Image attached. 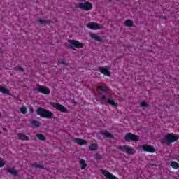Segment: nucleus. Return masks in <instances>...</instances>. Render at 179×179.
<instances>
[{"label": "nucleus", "mask_w": 179, "mask_h": 179, "mask_svg": "<svg viewBox=\"0 0 179 179\" xmlns=\"http://www.w3.org/2000/svg\"><path fill=\"white\" fill-rule=\"evenodd\" d=\"M179 136H176L174 134H167L164 136V137L162 140V143H165V145H171L173 142H177L178 141Z\"/></svg>", "instance_id": "obj_1"}, {"label": "nucleus", "mask_w": 179, "mask_h": 179, "mask_svg": "<svg viewBox=\"0 0 179 179\" xmlns=\"http://www.w3.org/2000/svg\"><path fill=\"white\" fill-rule=\"evenodd\" d=\"M36 111V114L42 117V118L50 120L54 117V113H52V112L41 107L38 108Z\"/></svg>", "instance_id": "obj_2"}, {"label": "nucleus", "mask_w": 179, "mask_h": 179, "mask_svg": "<svg viewBox=\"0 0 179 179\" xmlns=\"http://www.w3.org/2000/svg\"><path fill=\"white\" fill-rule=\"evenodd\" d=\"M69 43H66L65 45L66 48L75 50V48H83V44L78 41L69 40Z\"/></svg>", "instance_id": "obj_3"}, {"label": "nucleus", "mask_w": 179, "mask_h": 179, "mask_svg": "<svg viewBox=\"0 0 179 179\" xmlns=\"http://www.w3.org/2000/svg\"><path fill=\"white\" fill-rule=\"evenodd\" d=\"M117 149H119V150H121V152H124V153H127V155H135V153H136V151L135 150V149L129 147L127 145L118 146Z\"/></svg>", "instance_id": "obj_4"}, {"label": "nucleus", "mask_w": 179, "mask_h": 179, "mask_svg": "<svg viewBox=\"0 0 179 179\" xmlns=\"http://www.w3.org/2000/svg\"><path fill=\"white\" fill-rule=\"evenodd\" d=\"M76 8H79L82 10L89 11L92 10L93 6H92V3L85 1V3L77 4Z\"/></svg>", "instance_id": "obj_5"}, {"label": "nucleus", "mask_w": 179, "mask_h": 179, "mask_svg": "<svg viewBox=\"0 0 179 179\" xmlns=\"http://www.w3.org/2000/svg\"><path fill=\"white\" fill-rule=\"evenodd\" d=\"M124 140L126 142H138L139 141V136L132 133H127L125 134Z\"/></svg>", "instance_id": "obj_6"}, {"label": "nucleus", "mask_w": 179, "mask_h": 179, "mask_svg": "<svg viewBox=\"0 0 179 179\" xmlns=\"http://www.w3.org/2000/svg\"><path fill=\"white\" fill-rule=\"evenodd\" d=\"M101 101L102 104H105V106H107V104H110L113 107H115V108L118 107V105L115 103V102H114L113 99H107V98H106V96L104 95L101 96Z\"/></svg>", "instance_id": "obj_7"}, {"label": "nucleus", "mask_w": 179, "mask_h": 179, "mask_svg": "<svg viewBox=\"0 0 179 179\" xmlns=\"http://www.w3.org/2000/svg\"><path fill=\"white\" fill-rule=\"evenodd\" d=\"M38 87L36 88V90L38 91V93H43V94H50L51 93V91L50 90V88H47L45 86L37 85Z\"/></svg>", "instance_id": "obj_8"}, {"label": "nucleus", "mask_w": 179, "mask_h": 179, "mask_svg": "<svg viewBox=\"0 0 179 179\" xmlns=\"http://www.w3.org/2000/svg\"><path fill=\"white\" fill-rule=\"evenodd\" d=\"M141 148L144 152H148V153H155V152H156V149L150 145L144 144Z\"/></svg>", "instance_id": "obj_9"}, {"label": "nucleus", "mask_w": 179, "mask_h": 179, "mask_svg": "<svg viewBox=\"0 0 179 179\" xmlns=\"http://www.w3.org/2000/svg\"><path fill=\"white\" fill-rule=\"evenodd\" d=\"M52 107L56 108L58 111H61V113H66V111H68V109H66V108L59 103H53L52 104Z\"/></svg>", "instance_id": "obj_10"}, {"label": "nucleus", "mask_w": 179, "mask_h": 179, "mask_svg": "<svg viewBox=\"0 0 179 179\" xmlns=\"http://www.w3.org/2000/svg\"><path fill=\"white\" fill-rule=\"evenodd\" d=\"M101 173L108 179H118V178L115 177L113 173L108 172V171L101 169Z\"/></svg>", "instance_id": "obj_11"}, {"label": "nucleus", "mask_w": 179, "mask_h": 179, "mask_svg": "<svg viewBox=\"0 0 179 179\" xmlns=\"http://www.w3.org/2000/svg\"><path fill=\"white\" fill-rule=\"evenodd\" d=\"M87 27L92 30H99L100 29V26L96 22H90L87 24Z\"/></svg>", "instance_id": "obj_12"}, {"label": "nucleus", "mask_w": 179, "mask_h": 179, "mask_svg": "<svg viewBox=\"0 0 179 179\" xmlns=\"http://www.w3.org/2000/svg\"><path fill=\"white\" fill-rule=\"evenodd\" d=\"M99 72H101L103 75H106V76H111V73H110L107 67H99Z\"/></svg>", "instance_id": "obj_13"}, {"label": "nucleus", "mask_w": 179, "mask_h": 179, "mask_svg": "<svg viewBox=\"0 0 179 179\" xmlns=\"http://www.w3.org/2000/svg\"><path fill=\"white\" fill-rule=\"evenodd\" d=\"M74 142L78 145H80V146H82L83 145H86V143H87V141H86V140H83L78 138H74Z\"/></svg>", "instance_id": "obj_14"}, {"label": "nucleus", "mask_w": 179, "mask_h": 179, "mask_svg": "<svg viewBox=\"0 0 179 179\" xmlns=\"http://www.w3.org/2000/svg\"><path fill=\"white\" fill-rule=\"evenodd\" d=\"M90 37L92 38H94V40H95L96 41H99V43H101V41H103V38H101V37H100V36H99L96 34H91Z\"/></svg>", "instance_id": "obj_15"}, {"label": "nucleus", "mask_w": 179, "mask_h": 179, "mask_svg": "<svg viewBox=\"0 0 179 179\" xmlns=\"http://www.w3.org/2000/svg\"><path fill=\"white\" fill-rule=\"evenodd\" d=\"M0 93H3V94H10V91H9L8 88L0 85Z\"/></svg>", "instance_id": "obj_16"}, {"label": "nucleus", "mask_w": 179, "mask_h": 179, "mask_svg": "<svg viewBox=\"0 0 179 179\" xmlns=\"http://www.w3.org/2000/svg\"><path fill=\"white\" fill-rule=\"evenodd\" d=\"M17 136L18 139H20V141H29V136L24 135L22 133H18Z\"/></svg>", "instance_id": "obj_17"}, {"label": "nucleus", "mask_w": 179, "mask_h": 179, "mask_svg": "<svg viewBox=\"0 0 179 179\" xmlns=\"http://www.w3.org/2000/svg\"><path fill=\"white\" fill-rule=\"evenodd\" d=\"M97 149H98V146H97V144H96V143H92L90 146V150L91 152H94L95 150H97Z\"/></svg>", "instance_id": "obj_18"}, {"label": "nucleus", "mask_w": 179, "mask_h": 179, "mask_svg": "<svg viewBox=\"0 0 179 179\" xmlns=\"http://www.w3.org/2000/svg\"><path fill=\"white\" fill-rule=\"evenodd\" d=\"M124 24L128 27H132V26H134V22H132L131 20H127L124 22Z\"/></svg>", "instance_id": "obj_19"}, {"label": "nucleus", "mask_w": 179, "mask_h": 179, "mask_svg": "<svg viewBox=\"0 0 179 179\" xmlns=\"http://www.w3.org/2000/svg\"><path fill=\"white\" fill-rule=\"evenodd\" d=\"M8 173H10V174H12L13 176H17V170H15L14 169H8Z\"/></svg>", "instance_id": "obj_20"}, {"label": "nucleus", "mask_w": 179, "mask_h": 179, "mask_svg": "<svg viewBox=\"0 0 179 179\" xmlns=\"http://www.w3.org/2000/svg\"><path fill=\"white\" fill-rule=\"evenodd\" d=\"M36 136V138H38V139H39V141H42L43 142L45 141V136H44V135H43L42 134H38Z\"/></svg>", "instance_id": "obj_21"}, {"label": "nucleus", "mask_w": 179, "mask_h": 179, "mask_svg": "<svg viewBox=\"0 0 179 179\" xmlns=\"http://www.w3.org/2000/svg\"><path fill=\"white\" fill-rule=\"evenodd\" d=\"M80 163L81 164V169L83 170V169H85L87 166V164H86V161L85 159H81L80 161Z\"/></svg>", "instance_id": "obj_22"}, {"label": "nucleus", "mask_w": 179, "mask_h": 179, "mask_svg": "<svg viewBox=\"0 0 179 179\" xmlns=\"http://www.w3.org/2000/svg\"><path fill=\"white\" fill-rule=\"evenodd\" d=\"M171 167H173V169H179V164L174 161H172L171 162Z\"/></svg>", "instance_id": "obj_23"}, {"label": "nucleus", "mask_w": 179, "mask_h": 179, "mask_svg": "<svg viewBox=\"0 0 179 179\" xmlns=\"http://www.w3.org/2000/svg\"><path fill=\"white\" fill-rule=\"evenodd\" d=\"M102 135L104 136V138H113V135H111V134H110L108 131L103 132Z\"/></svg>", "instance_id": "obj_24"}, {"label": "nucleus", "mask_w": 179, "mask_h": 179, "mask_svg": "<svg viewBox=\"0 0 179 179\" xmlns=\"http://www.w3.org/2000/svg\"><path fill=\"white\" fill-rule=\"evenodd\" d=\"M13 71H20L22 73H24V69L22 66H15L13 69Z\"/></svg>", "instance_id": "obj_25"}, {"label": "nucleus", "mask_w": 179, "mask_h": 179, "mask_svg": "<svg viewBox=\"0 0 179 179\" xmlns=\"http://www.w3.org/2000/svg\"><path fill=\"white\" fill-rule=\"evenodd\" d=\"M31 124L34 125V127H36V128H38V127H40V122L37 120H33L31 122Z\"/></svg>", "instance_id": "obj_26"}, {"label": "nucleus", "mask_w": 179, "mask_h": 179, "mask_svg": "<svg viewBox=\"0 0 179 179\" xmlns=\"http://www.w3.org/2000/svg\"><path fill=\"white\" fill-rule=\"evenodd\" d=\"M98 89H99V90H101V92H108V89L103 85H99L98 87Z\"/></svg>", "instance_id": "obj_27"}, {"label": "nucleus", "mask_w": 179, "mask_h": 179, "mask_svg": "<svg viewBox=\"0 0 179 179\" xmlns=\"http://www.w3.org/2000/svg\"><path fill=\"white\" fill-rule=\"evenodd\" d=\"M38 23H39L41 25H43L45 24V23H48V21L47 20L39 19L38 20Z\"/></svg>", "instance_id": "obj_28"}, {"label": "nucleus", "mask_w": 179, "mask_h": 179, "mask_svg": "<svg viewBox=\"0 0 179 179\" xmlns=\"http://www.w3.org/2000/svg\"><path fill=\"white\" fill-rule=\"evenodd\" d=\"M33 167H35L36 169H44V166L38 164L37 163L32 164Z\"/></svg>", "instance_id": "obj_29"}, {"label": "nucleus", "mask_w": 179, "mask_h": 179, "mask_svg": "<svg viewBox=\"0 0 179 179\" xmlns=\"http://www.w3.org/2000/svg\"><path fill=\"white\" fill-rule=\"evenodd\" d=\"M58 62L62 65H66V62H65V59H64V58L59 59Z\"/></svg>", "instance_id": "obj_30"}, {"label": "nucleus", "mask_w": 179, "mask_h": 179, "mask_svg": "<svg viewBox=\"0 0 179 179\" xmlns=\"http://www.w3.org/2000/svg\"><path fill=\"white\" fill-rule=\"evenodd\" d=\"M20 111V113H22V114H26V113H27V110L26 109V107L21 108Z\"/></svg>", "instance_id": "obj_31"}, {"label": "nucleus", "mask_w": 179, "mask_h": 179, "mask_svg": "<svg viewBox=\"0 0 179 179\" xmlns=\"http://www.w3.org/2000/svg\"><path fill=\"white\" fill-rule=\"evenodd\" d=\"M101 155H99V154H96L95 155H94V159H96V160H101Z\"/></svg>", "instance_id": "obj_32"}, {"label": "nucleus", "mask_w": 179, "mask_h": 179, "mask_svg": "<svg viewBox=\"0 0 179 179\" xmlns=\"http://www.w3.org/2000/svg\"><path fill=\"white\" fill-rule=\"evenodd\" d=\"M141 107H148V103L143 101L140 103Z\"/></svg>", "instance_id": "obj_33"}, {"label": "nucleus", "mask_w": 179, "mask_h": 179, "mask_svg": "<svg viewBox=\"0 0 179 179\" xmlns=\"http://www.w3.org/2000/svg\"><path fill=\"white\" fill-rule=\"evenodd\" d=\"M29 113L31 114H33V113H34V110L33 109V106H29Z\"/></svg>", "instance_id": "obj_34"}, {"label": "nucleus", "mask_w": 179, "mask_h": 179, "mask_svg": "<svg viewBox=\"0 0 179 179\" xmlns=\"http://www.w3.org/2000/svg\"><path fill=\"white\" fill-rule=\"evenodd\" d=\"M5 166V162L0 160V167H3Z\"/></svg>", "instance_id": "obj_35"}, {"label": "nucleus", "mask_w": 179, "mask_h": 179, "mask_svg": "<svg viewBox=\"0 0 179 179\" xmlns=\"http://www.w3.org/2000/svg\"><path fill=\"white\" fill-rule=\"evenodd\" d=\"M0 118H1V113H0Z\"/></svg>", "instance_id": "obj_36"}, {"label": "nucleus", "mask_w": 179, "mask_h": 179, "mask_svg": "<svg viewBox=\"0 0 179 179\" xmlns=\"http://www.w3.org/2000/svg\"><path fill=\"white\" fill-rule=\"evenodd\" d=\"M0 134H1V131H0Z\"/></svg>", "instance_id": "obj_37"}]
</instances>
